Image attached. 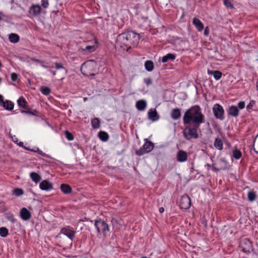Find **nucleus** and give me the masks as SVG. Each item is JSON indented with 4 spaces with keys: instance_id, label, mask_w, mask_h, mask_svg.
<instances>
[{
    "instance_id": "2eb2a0df",
    "label": "nucleus",
    "mask_w": 258,
    "mask_h": 258,
    "mask_svg": "<svg viewBox=\"0 0 258 258\" xmlns=\"http://www.w3.org/2000/svg\"><path fill=\"white\" fill-rule=\"evenodd\" d=\"M39 187L41 190L49 191L53 188V184L49 181L44 180L40 182Z\"/></svg>"
},
{
    "instance_id": "ddd939ff",
    "label": "nucleus",
    "mask_w": 258,
    "mask_h": 258,
    "mask_svg": "<svg viewBox=\"0 0 258 258\" xmlns=\"http://www.w3.org/2000/svg\"><path fill=\"white\" fill-rule=\"evenodd\" d=\"M97 47V41L96 39H94L91 44H87L84 48H82V50L87 52H94Z\"/></svg>"
},
{
    "instance_id": "a878e982",
    "label": "nucleus",
    "mask_w": 258,
    "mask_h": 258,
    "mask_svg": "<svg viewBox=\"0 0 258 258\" xmlns=\"http://www.w3.org/2000/svg\"><path fill=\"white\" fill-rule=\"evenodd\" d=\"M214 146L219 150H221L223 149V142L220 138H216L215 139Z\"/></svg>"
},
{
    "instance_id": "864d4df0",
    "label": "nucleus",
    "mask_w": 258,
    "mask_h": 258,
    "mask_svg": "<svg viewBox=\"0 0 258 258\" xmlns=\"http://www.w3.org/2000/svg\"><path fill=\"white\" fill-rule=\"evenodd\" d=\"M205 34L206 35H207L208 34V30L207 29H206L205 31Z\"/></svg>"
},
{
    "instance_id": "052dcab7",
    "label": "nucleus",
    "mask_w": 258,
    "mask_h": 258,
    "mask_svg": "<svg viewBox=\"0 0 258 258\" xmlns=\"http://www.w3.org/2000/svg\"><path fill=\"white\" fill-rule=\"evenodd\" d=\"M142 258H148V257H146V256H143V257H142Z\"/></svg>"
},
{
    "instance_id": "4468645a",
    "label": "nucleus",
    "mask_w": 258,
    "mask_h": 258,
    "mask_svg": "<svg viewBox=\"0 0 258 258\" xmlns=\"http://www.w3.org/2000/svg\"><path fill=\"white\" fill-rule=\"evenodd\" d=\"M240 246L243 252H247L251 248V243L248 240L243 239L241 241Z\"/></svg>"
},
{
    "instance_id": "c756f323",
    "label": "nucleus",
    "mask_w": 258,
    "mask_h": 258,
    "mask_svg": "<svg viewBox=\"0 0 258 258\" xmlns=\"http://www.w3.org/2000/svg\"><path fill=\"white\" fill-rule=\"evenodd\" d=\"M60 188L61 191L64 194H69L71 192V188L68 184H61L60 186Z\"/></svg>"
},
{
    "instance_id": "bb28decb",
    "label": "nucleus",
    "mask_w": 258,
    "mask_h": 258,
    "mask_svg": "<svg viewBox=\"0 0 258 258\" xmlns=\"http://www.w3.org/2000/svg\"><path fill=\"white\" fill-rule=\"evenodd\" d=\"M171 115L173 119H177L180 116V111L178 109H174L172 110Z\"/></svg>"
},
{
    "instance_id": "dca6fc26",
    "label": "nucleus",
    "mask_w": 258,
    "mask_h": 258,
    "mask_svg": "<svg viewBox=\"0 0 258 258\" xmlns=\"http://www.w3.org/2000/svg\"><path fill=\"white\" fill-rule=\"evenodd\" d=\"M20 217L25 221L30 219L31 216V213L25 208H23L20 212Z\"/></svg>"
},
{
    "instance_id": "5701e85b",
    "label": "nucleus",
    "mask_w": 258,
    "mask_h": 258,
    "mask_svg": "<svg viewBox=\"0 0 258 258\" xmlns=\"http://www.w3.org/2000/svg\"><path fill=\"white\" fill-rule=\"evenodd\" d=\"M228 113L233 117H236L239 115V110L236 106L232 105L229 107Z\"/></svg>"
},
{
    "instance_id": "603ef678",
    "label": "nucleus",
    "mask_w": 258,
    "mask_h": 258,
    "mask_svg": "<svg viewBox=\"0 0 258 258\" xmlns=\"http://www.w3.org/2000/svg\"><path fill=\"white\" fill-rule=\"evenodd\" d=\"M159 212L160 213H163L164 211V209L163 207H161L159 210Z\"/></svg>"
},
{
    "instance_id": "7ed1b4c3",
    "label": "nucleus",
    "mask_w": 258,
    "mask_h": 258,
    "mask_svg": "<svg viewBox=\"0 0 258 258\" xmlns=\"http://www.w3.org/2000/svg\"><path fill=\"white\" fill-rule=\"evenodd\" d=\"M126 37H125L123 33L119 34L116 41L115 48L118 50H126L127 51L130 48H131L128 41L126 39Z\"/></svg>"
},
{
    "instance_id": "37998d69",
    "label": "nucleus",
    "mask_w": 258,
    "mask_h": 258,
    "mask_svg": "<svg viewBox=\"0 0 258 258\" xmlns=\"http://www.w3.org/2000/svg\"><path fill=\"white\" fill-rule=\"evenodd\" d=\"M9 137L12 139V140L14 142L16 143V138L15 137V135H13L11 133V131H10L9 134Z\"/></svg>"
},
{
    "instance_id": "6e6d98bb",
    "label": "nucleus",
    "mask_w": 258,
    "mask_h": 258,
    "mask_svg": "<svg viewBox=\"0 0 258 258\" xmlns=\"http://www.w3.org/2000/svg\"><path fill=\"white\" fill-rule=\"evenodd\" d=\"M17 42H18L19 39V37L18 36V35H17Z\"/></svg>"
},
{
    "instance_id": "f3484780",
    "label": "nucleus",
    "mask_w": 258,
    "mask_h": 258,
    "mask_svg": "<svg viewBox=\"0 0 258 258\" xmlns=\"http://www.w3.org/2000/svg\"><path fill=\"white\" fill-rule=\"evenodd\" d=\"M176 158L179 162H185L187 159V154L186 152L180 150L177 153Z\"/></svg>"
},
{
    "instance_id": "c9c22d12",
    "label": "nucleus",
    "mask_w": 258,
    "mask_h": 258,
    "mask_svg": "<svg viewBox=\"0 0 258 258\" xmlns=\"http://www.w3.org/2000/svg\"><path fill=\"white\" fill-rule=\"evenodd\" d=\"M9 39L11 42L16 43V34L11 33L10 34Z\"/></svg>"
},
{
    "instance_id": "ea45409f",
    "label": "nucleus",
    "mask_w": 258,
    "mask_h": 258,
    "mask_svg": "<svg viewBox=\"0 0 258 258\" xmlns=\"http://www.w3.org/2000/svg\"><path fill=\"white\" fill-rule=\"evenodd\" d=\"M224 4L228 8H231L232 7L231 0H224Z\"/></svg>"
},
{
    "instance_id": "4c0bfd02",
    "label": "nucleus",
    "mask_w": 258,
    "mask_h": 258,
    "mask_svg": "<svg viewBox=\"0 0 258 258\" xmlns=\"http://www.w3.org/2000/svg\"><path fill=\"white\" fill-rule=\"evenodd\" d=\"M253 147L255 151L258 153V135L256 136L254 141Z\"/></svg>"
},
{
    "instance_id": "4be33fe9",
    "label": "nucleus",
    "mask_w": 258,
    "mask_h": 258,
    "mask_svg": "<svg viewBox=\"0 0 258 258\" xmlns=\"http://www.w3.org/2000/svg\"><path fill=\"white\" fill-rule=\"evenodd\" d=\"M193 24L199 31H202L203 30L204 25L199 19L194 18L193 19Z\"/></svg>"
},
{
    "instance_id": "20e7f679",
    "label": "nucleus",
    "mask_w": 258,
    "mask_h": 258,
    "mask_svg": "<svg viewBox=\"0 0 258 258\" xmlns=\"http://www.w3.org/2000/svg\"><path fill=\"white\" fill-rule=\"evenodd\" d=\"M123 34L125 37H126V39L128 41L131 47L137 45L140 40V36L138 34L131 31L124 32Z\"/></svg>"
},
{
    "instance_id": "09e8293b",
    "label": "nucleus",
    "mask_w": 258,
    "mask_h": 258,
    "mask_svg": "<svg viewBox=\"0 0 258 258\" xmlns=\"http://www.w3.org/2000/svg\"><path fill=\"white\" fill-rule=\"evenodd\" d=\"M24 192L22 189L17 188V196H21L23 194Z\"/></svg>"
},
{
    "instance_id": "9d476101",
    "label": "nucleus",
    "mask_w": 258,
    "mask_h": 258,
    "mask_svg": "<svg viewBox=\"0 0 258 258\" xmlns=\"http://www.w3.org/2000/svg\"><path fill=\"white\" fill-rule=\"evenodd\" d=\"M17 103L19 106L20 108H23L24 110H22V113H29L31 114H34L33 113L30 111V108L28 107L26 101L23 97H20L18 100Z\"/></svg>"
},
{
    "instance_id": "1a4fd4ad",
    "label": "nucleus",
    "mask_w": 258,
    "mask_h": 258,
    "mask_svg": "<svg viewBox=\"0 0 258 258\" xmlns=\"http://www.w3.org/2000/svg\"><path fill=\"white\" fill-rule=\"evenodd\" d=\"M213 112L215 116L221 120L223 119L224 109L223 107L219 104H215L213 107Z\"/></svg>"
},
{
    "instance_id": "39448f33",
    "label": "nucleus",
    "mask_w": 258,
    "mask_h": 258,
    "mask_svg": "<svg viewBox=\"0 0 258 258\" xmlns=\"http://www.w3.org/2000/svg\"><path fill=\"white\" fill-rule=\"evenodd\" d=\"M55 68L58 71L57 73L56 71H54L51 69V68H49V71L52 73L53 76H55L57 74H58V77L60 80H63L67 74V70L63 67L62 64L56 62L54 63Z\"/></svg>"
},
{
    "instance_id": "e433bc0d",
    "label": "nucleus",
    "mask_w": 258,
    "mask_h": 258,
    "mask_svg": "<svg viewBox=\"0 0 258 258\" xmlns=\"http://www.w3.org/2000/svg\"><path fill=\"white\" fill-rule=\"evenodd\" d=\"M255 194L253 191H250L248 193V198L250 201H253L255 199Z\"/></svg>"
},
{
    "instance_id": "a18cd8bd",
    "label": "nucleus",
    "mask_w": 258,
    "mask_h": 258,
    "mask_svg": "<svg viewBox=\"0 0 258 258\" xmlns=\"http://www.w3.org/2000/svg\"><path fill=\"white\" fill-rule=\"evenodd\" d=\"M32 151L38 153L39 154L43 156H46V154L45 153H44L42 151L39 150L38 149H37L36 150H32Z\"/></svg>"
},
{
    "instance_id": "473e14b6",
    "label": "nucleus",
    "mask_w": 258,
    "mask_h": 258,
    "mask_svg": "<svg viewBox=\"0 0 258 258\" xmlns=\"http://www.w3.org/2000/svg\"><path fill=\"white\" fill-rule=\"evenodd\" d=\"M8 233V229L4 227L0 228V235L2 237H6Z\"/></svg>"
},
{
    "instance_id": "cd10ccee",
    "label": "nucleus",
    "mask_w": 258,
    "mask_h": 258,
    "mask_svg": "<svg viewBox=\"0 0 258 258\" xmlns=\"http://www.w3.org/2000/svg\"><path fill=\"white\" fill-rule=\"evenodd\" d=\"M175 58V55L172 54V53H168L166 54V55L164 56L162 58V61L163 62H166L168 60H174Z\"/></svg>"
},
{
    "instance_id": "4d7b16f0",
    "label": "nucleus",
    "mask_w": 258,
    "mask_h": 258,
    "mask_svg": "<svg viewBox=\"0 0 258 258\" xmlns=\"http://www.w3.org/2000/svg\"><path fill=\"white\" fill-rule=\"evenodd\" d=\"M43 66L44 68H48V67H47V66Z\"/></svg>"
},
{
    "instance_id": "72a5a7b5",
    "label": "nucleus",
    "mask_w": 258,
    "mask_h": 258,
    "mask_svg": "<svg viewBox=\"0 0 258 258\" xmlns=\"http://www.w3.org/2000/svg\"><path fill=\"white\" fill-rule=\"evenodd\" d=\"M233 155L235 159H238L240 158L241 156V153L239 150L237 149H235L233 151Z\"/></svg>"
},
{
    "instance_id": "a19ab883",
    "label": "nucleus",
    "mask_w": 258,
    "mask_h": 258,
    "mask_svg": "<svg viewBox=\"0 0 258 258\" xmlns=\"http://www.w3.org/2000/svg\"><path fill=\"white\" fill-rule=\"evenodd\" d=\"M41 5L44 8H47L49 5L48 0H42L41 1Z\"/></svg>"
},
{
    "instance_id": "3c124183",
    "label": "nucleus",
    "mask_w": 258,
    "mask_h": 258,
    "mask_svg": "<svg viewBox=\"0 0 258 258\" xmlns=\"http://www.w3.org/2000/svg\"><path fill=\"white\" fill-rule=\"evenodd\" d=\"M12 192L13 195L16 196V188L13 189Z\"/></svg>"
},
{
    "instance_id": "58836bf2",
    "label": "nucleus",
    "mask_w": 258,
    "mask_h": 258,
    "mask_svg": "<svg viewBox=\"0 0 258 258\" xmlns=\"http://www.w3.org/2000/svg\"><path fill=\"white\" fill-rule=\"evenodd\" d=\"M65 134L66 136V138L69 140V141H72L74 139L73 136L72 134L69 133L68 131H66L65 132Z\"/></svg>"
},
{
    "instance_id": "412c9836",
    "label": "nucleus",
    "mask_w": 258,
    "mask_h": 258,
    "mask_svg": "<svg viewBox=\"0 0 258 258\" xmlns=\"http://www.w3.org/2000/svg\"><path fill=\"white\" fill-rule=\"evenodd\" d=\"M136 107L138 110L143 111L146 109L147 103L144 100H140L136 102Z\"/></svg>"
},
{
    "instance_id": "8fccbe9b",
    "label": "nucleus",
    "mask_w": 258,
    "mask_h": 258,
    "mask_svg": "<svg viewBox=\"0 0 258 258\" xmlns=\"http://www.w3.org/2000/svg\"><path fill=\"white\" fill-rule=\"evenodd\" d=\"M212 169V170H213V171H219V170H221V169H218V168H216V167H213Z\"/></svg>"
},
{
    "instance_id": "9b49d317",
    "label": "nucleus",
    "mask_w": 258,
    "mask_h": 258,
    "mask_svg": "<svg viewBox=\"0 0 258 258\" xmlns=\"http://www.w3.org/2000/svg\"><path fill=\"white\" fill-rule=\"evenodd\" d=\"M0 106L7 110H12L14 107V103L10 100H4V97L0 94Z\"/></svg>"
},
{
    "instance_id": "2f4dec72",
    "label": "nucleus",
    "mask_w": 258,
    "mask_h": 258,
    "mask_svg": "<svg viewBox=\"0 0 258 258\" xmlns=\"http://www.w3.org/2000/svg\"><path fill=\"white\" fill-rule=\"evenodd\" d=\"M91 123L93 127L94 128H97L100 126V121L97 118L92 119Z\"/></svg>"
},
{
    "instance_id": "c85d7f7f",
    "label": "nucleus",
    "mask_w": 258,
    "mask_h": 258,
    "mask_svg": "<svg viewBox=\"0 0 258 258\" xmlns=\"http://www.w3.org/2000/svg\"><path fill=\"white\" fill-rule=\"evenodd\" d=\"M145 69L149 72L152 71L154 69V64L152 61L147 60L145 63Z\"/></svg>"
},
{
    "instance_id": "f03ea898",
    "label": "nucleus",
    "mask_w": 258,
    "mask_h": 258,
    "mask_svg": "<svg viewBox=\"0 0 258 258\" xmlns=\"http://www.w3.org/2000/svg\"><path fill=\"white\" fill-rule=\"evenodd\" d=\"M97 64L96 62L92 60H88L84 62L81 68V70L82 73L86 76L94 75L93 73L95 71Z\"/></svg>"
},
{
    "instance_id": "a211bd4d",
    "label": "nucleus",
    "mask_w": 258,
    "mask_h": 258,
    "mask_svg": "<svg viewBox=\"0 0 258 258\" xmlns=\"http://www.w3.org/2000/svg\"><path fill=\"white\" fill-rule=\"evenodd\" d=\"M148 118L153 121L158 120L159 117L155 109H150L148 111Z\"/></svg>"
},
{
    "instance_id": "49530a36",
    "label": "nucleus",
    "mask_w": 258,
    "mask_h": 258,
    "mask_svg": "<svg viewBox=\"0 0 258 258\" xmlns=\"http://www.w3.org/2000/svg\"><path fill=\"white\" fill-rule=\"evenodd\" d=\"M12 81L15 82L16 81V73H13L11 75Z\"/></svg>"
},
{
    "instance_id": "de8ad7c7",
    "label": "nucleus",
    "mask_w": 258,
    "mask_h": 258,
    "mask_svg": "<svg viewBox=\"0 0 258 258\" xmlns=\"http://www.w3.org/2000/svg\"><path fill=\"white\" fill-rule=\"evenodd\" d=\"M144 82L147 85H149L151 84L152 81L149 78H147L144 79Z\"/></svg>"
},
{
    "instance_id": "6ab92c4d",
    "label": "nucleus",
    "mask_w": 258,
    "mask_h": 258,
    "mask_svg": "<svg viewBox=\"0 0 258 258\" xmlns=\"http://www.w3.org/2000/svg\"><path fill=\"white\" fill-rule=\"evenodd\" d=\"M41 11V7L39 5L32 6L29 10V14L31 16H36L39 14Z\"/></svg>"
},
{
    "instance_id": "79ce46f5",
    "label": "nucleus",
    "mask_w": 258,
    "mask_h": 258,
    "mask_svg": "<svg viewBox=\"0 0 258 258\" xmlns=\"http://www.w3.org/2000/svg\"><path fill=\"white\" fill-rule=\"evenodd\" d=\"M255 104V101H253V100H251L250 101V102L249 103V104L247 105V109H251L253 105H254Z\"/></svg>"
},
{
    "instance_id": "b1692460",
    "label": "nucleus",
    "mask_w": 258,
    "mask_h": 258,
    "mask_svg": "<svg viewBox=\"0 0 258 258\" xmlns=\"http://www.w3.org/2000/svg\"><path fill=\"white\" fill-rule=\"evenodd\" d=\"M208 74L209 75H213L215 79L216 80H219L222 76V73L218 71L208 70Z\"/></svg>"
},
{
    "instance_id": "f8f14e48",
    "label": "nucleus",
    "mask_w": 258,
    "mask_h": 258,
    "mask_svg": "<svg viewBox=\"0 0 258 258\" xmlns=\"http://www.w3.org/2000/svg\"><path fill=\"white\" fill-rule=\"evenodd\" d=\"M179 206L182 209H188L190 206V200L189 197L186 195L183 196L180 200Z\"/></svg>"
},
{
    "instance_id": "393cba45",
    "label": "nucleus",
    "mask_w": 258,
    "mask_h": 258,
    "mask_svg": "<svg viewBox=\"0 0 258 258\" xmlns=\"http://www.w3.org/2000/svg\"><path fill=\"white\" fill-rule=\"evenodd\" d=\"M30 177L36 183L38 182L41 179L40 175L36 172H31L30 173Z\"/></svg>"
},
{
    "instance_id": "bf43d9fd",
    "label": "nucleus",
    "mask_w": 258,
    "mask_h": 258,
    "mask_svg": "<svg viewBox=\"0 0 258 258\" xmlns=\"http://www.w3.org/2000/svg\"><path fill=\"white\" fill-rule=\"evenodd\" d=\"M207 166H208V167H211L210 165H209V164H208Z\"/></svg>"
},
{
    "instance_id": "13d9d810",
    "label": "nucleus",
    "mask_w": 258,
    "mask_h": 258,
    "mask_svg": "<svg viewBox=\"0 0 258 258\" xmlns=\"http://www.w3.org/2000/svg\"><path fill=\"white\" fill-rule=\"evenodd\" d=\"M2 19L1 13H0V20Z\"/></svg>"
},
{
    "instance_id": "f704fd0d",
    "label": "nucleus",
    "mask_w": 258,
    "mask_h": 258,
    "mask_svg": "<svg viewBox=\"0 0 258 258\" xmlns=\"http://www.w3.org/2000/svg\"><path fill=\"white\" fill-rule=\"evenodd\" d=\"M41 92L45 95H48L50 92V90L48 87H42L41 88Z\"/></svg>"
},
{
    "instance_id": "5fc2aeb1",
    "label": "nucleus",
    "mask_w": 258,
    "mask_h": 258,
    "mask_svg": "<svg viewBox=\"0 0 258 258\" xmlns=\"http://www.w3.org/2000/svg\"><path fill=\"white\" fill-rule=\"evenodd\" d=\"M23 143L22 142H20L18 145L20 146H23Z\"/></svg>"
},
{
    "instance_id": "7c9ffc66",
    "label": "nucleus",
    "mask_w": 258,
    "mask_h": 258,
    "mask_svg": "<svg viewBox=\"0 0 258 258\" xmlns=\"http://www.w3.org/2000/svg\"><path fill=\"white\" fill-rule=\"evenodd\" d=\"M98 136L100 139L104 142L107 141L109 138L108 135L104 132H99Z\"/></svg>"
},
{
    "instance_id": "c03bdc74",
    "label": "nucleus",
    "mask_w": 258,
    "mask_h": 258,
    "mask_svg": "<svg viewBox=\"0 0 258 258\" xmlns=\"http://www.w3.org/2000/svg\"><path fill=\"white\" fill-rule=\"evenodd\" d=\"M238 107L239 109H242L245 107V103L243 101H240L238 103Z\"/></svg>"
},
{
    "instance_id": "0eeeda50",
    "label": "nucleus",
    "mask_w": 258,
    "mask_h": 258,
    "mask_svg": "<svg viewBox=\"0 0 258 258\" xmlns=\"http://www.w3.org/2000/svg\"><path fill=\"white\" fill-rule=\"evenodd\" d=\"M197 128L196 127L191 128L188 126H186L183 131L184 137L187 140L198 138V134L197 132Z\"/></svg>"
},
{
    "instance_id": "f257e3e1",
    "label": "nucleus",
    "mask_w": 258,
    "mask_h": 258,
    "mask_svg": "<svg viewBox=\"0 0 258 258\" xmlns=\"http://www.w3.org/2000/svg\"><path fill=\"white\" fill-rule=\"evenodd\" d=\"M205 116L202 112L201 108L198 105H195L188 109L184 114L183 122L185 124H192L198 127L204 122Z\"/></svg>"
},
{
    "instance_id": "423d86ee",
    "label": "nucleus",
    "mask_w": 258,
    "mask_h": 258,
    "mask_svg": "<svg viewBox=\"0 0 258 258\" xmlns=\"http://www.w3.org/2000/svg\"><path fill=\"white\" fill-rule=\"evenodd\" d=\"M94 225L99 234L106 236L109 233L108 226L103 221L97 220L95 222Z\"/></svg>"
},
{
    "instance_id": "aec40b11",
    "label": "nucleus",
    "mask_w": 258,
    "mask_h": 258,
    "mask_svg": "<svg viewBox=\"0 0 258 258\" xmlns=\"http://www.w3.org/2000/svg\"><path fill=\"white\" fill-rule=\"evenodd\" d=\"M61 232L70 239H72L74 237L75 232L70 228H64L61 229Z\"/></svg>"
},
{
    "instance_id": "6e6552de",
    "label": "nucleus",
    "mask_w": 258,
    "mask_h": 258,
    "mask_svg": "<svg viewBox=\"0 0 258 258\" xmlns=\"http://www.w3.org/2000/svg\"><path fill=\"white\" fill-rule=\"evenodd\" d=\"M154 147L153 143L149 141H147L141 149L136 151V154L139 156H141L146 153H148L153 149Z\"/></svg>"
}]
</instances>
